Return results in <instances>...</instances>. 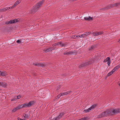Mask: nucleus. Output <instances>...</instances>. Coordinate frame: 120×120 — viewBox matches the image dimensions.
I'll use <instances>...</instances> for the list:
<instances>
[{
    "label": "nucleus",
    "mask_w": 120,
    "mask_h": 120,
    "mask_svg": "<svg viewBox=\"0 0 120 120\" xmlns=\"http://www.w3.org/2000/svg\"><path fill=\"white\" fill-rule=\"evenodd\" d=\"M120 113V108L116 109H111L110 110H107L104 112H102L98 116V118L103 117L109 115H112Z\"/></svg>",
    "instance_id": "nucleus-1"
},
{
    "label": "nucleus",
    "mask_w": 120,
    "mask_h": 120,
    "mask_svg": "<svg viewBox=\"0 0 120 120\" xmlns=\"http://www.w3.org/2000/svg\"><path fill=\"white\" fill-rule=\"evenodd\" d=\"M45 1V0H42L37 3L31 10V12H35L38 10L41 6L43 4Z\"/></svg>",
    "instance_id": "nucleus-2"
},
{
    "label": "nucleus",
    "mask_w": 120,
    "mask_h": 120,
    "mask_svg": "<svg viewBox=\"0 0 120 120\" xmlns=\"http://www.w3.org/2000/svg\"><path fill=\"white\" fill-rule=\"evenodd\" d=\"M120 67V65H119L115 67L111 71L109 72L107 76H109L112 75Z\"/></svg>",
    "instance_id": "nucleus-3"
},
{
    "label": "nucleus",
    "mask_w": 120,
    "mask_h": 120,
    "mask_svg": "<svg viewBox=\"0 0 120 120\" xmlns=\"http://www.w3.org/2000/svg\"><path fill=\"white\" fill-rule=\"evenodd\" d=\"M93 61H86V62H85V63H83L82 64H81L80 65H79V67L80 68H82L86 66V65L88 64H90L93 62Z\"/></svg>",
    "instance_id": "nucleus-4"
},
{
    "label": "nucleus",
    "mask_w": 120,
    "mask_h": 120,
    "mask_svg": "<svg viewBox=\"0 0 120 120\" xmlns=\"http://www.w3.org/2000/svg\"><path fill=\"white\" fill-rule=\"evenodd\" d=\"M34 101H30L28 103L23 104L24 107H29L32 106L34 103Z\"/></svg>",
    "instance_id": "nucleus-5"
},
{
    "label": "nucleus",
    "mask_w": 120,
    "mask_h": 120,
    "mask_svg": "<svg viewBox=\"0 0 120 120\" xmlns=\"http://www.w3.org/2000/svg\"><path fill=\"white\" fill-rule=\"evenodd\" d=\"M71 91H70L65 93H61L60 94H59L57 96L56 98L57 99L59 98L62 96L66 95L68 94H69L71 93Z\"/></svg>",
    "instance_id": "nucleus-6"
},
{
    "label": "nucleus",
    "mask_w": 120,
    "mask_h": 120,
    "mask_svg": "<svg viewBox=\"0 0 120 120\" xmlns=\"http://www.w3.org/2000/svg\"><path fill=\"white\" fill-rule=\"evenodd\" d=\"M104 32L103 31H100L99 32L97 31L96 32L92 33L93 35L94 36H97L99 35H101L103 34Z\"/></svg>",
    "instance_id": "nucleus-7"
},
{
    "label": "nucleus",
    "mask_w": 120,
    "mask_h": 120,
    "mask_svg": "<svg viewBox=\"0 0 120 120\" xmlns=\"http://www.w3.org/2000/svg\"><path fill=\"white\" fill-rule=\"evenodd\" d=\"M18 22V21L17 19H15L6 22L5 23L6 24H11L16 23Z\"/></svg>",
    "instance_id": "nucleus-8"
},
{
    "label": "nucleus",
    "mask_w": 120,
    "mask_h": 120,
    "mask_svg": "<svg viewBox=\"0 0 120 120\" xmlns=\"http://www.w3.org/2000/svg\"><path fill=\"white\" fill-rule=\"evenodd\" d=\"M107 62L108 65L109 66H110L111 61L110 58L109 57H107L104 61V62L105 63Z\"/></svg>",
    "instance_id": "nucleus-9"
},
{
    "label": "nucleus",
    "mask_w": 120,
    "mask_h": 120,
    "mask_svg": "<svg viewBox=\"0 0 120 120\" xmlns=\"http://www.w3.org/2000/svg\"><path fill=\"white\" fill-rule=\"evenodd\" d=\"M96 105H93L92 106H91L90 108H89L87 109H85L84 110V111L85 112H87L90 111V110L94 108L96 106Z\"/></svg>",
    "instance_id": "nucleus-10"
},
{
    "label": "nucleus",
    "mask_w": 120,
    "mask_h": 120,
    "mask_svg": "<svg viewBox=\"0 0 120 120\" xmlns=\"http://www.w3.org/2000/svg\"><path fill=\"white\" fill-rule=\"evenodd\" d=\"M64 115L63 113H61L60 115L57 117L54 118L52 120H59Z\"/></svg>",
    "instance_id": "nucleus-11"
},
{
    "label": "nucleus",
    "mask_w": 120,
    "mask_h": 120,
    "mask_svg": "<svg viewBox=\"0 0 120 120\" xmlns=\"http://www.w3.org/2000/svg\"><path fill=\"white\" fill-rule=\"evenodd\" d=\"M64 45L62 42H60L53 44V46H54L58 45L60 46H64Z\"/></svg>",
    "instance_id": "nucleus-12"
},
{
    "label": "nucleus",
    "mask_w": 120,
    "mask_h": 120,
    "mask_svg": "<svg viewBox=\"0 0 120 120\" xmlns=\"http://www.w3.org/2000/svg\"><path fill=\"white\" fill-rule=\"evenodd\" d=\"M76 52L75 51H70L68 52H65L64 53V54H69V55H72V54H75L76 53Z\"/></svg>",
    "instance_id": "nucleus-13"
},
{
    "label": "nucleus",
    "mask_w": 120,
    "mask_h": 120,
    "mask_svg": "<svg viewBox=\"0 0 120 120\" xmlns=\"http://www.w3.org/2000/svg\"><path fill=\"white\" fill-rule=\"evenodd\" d=\"M84 19L88 21H92L93 20V18L90 16L84 17Z\"/></svg>",
    "instance_id": "nucleus-14"
},
{
    "label": "nucleus",
    "mask_w": 120,
    "mask_h": 120,
    "mask_svg": "<svg viewBox=\"0 0 120 120\" xmlns=\"http://www.w3.org/2000/svg\"><path fill=\"white\" fill-rule=\"evenodd\" d=\"M21 0H17L13 6V7H15L19 4L21 1Z\"/></svg>",
    "instance_id": "nucleus-15"
},
{
    "label": "nucleus",
    "mask_w": 120,
    "mask_h": 120,
    "mask_svg": "<svg viewBox=\"0 0 120 120\" xmlns=\"http://www.w3.org/2000/svg\"><path fill=\"white\" fill-rule=\"evenodd\" d=\"M24 107V106L23 105V104L19 105L18 106H17L16 107H15L17 110H18V109H21L22 108H23Z\"/></svg>",
    "instance_id": "nucleus-16"
},
{
    "label": "nucleus",
    "mask_w": 120,
    "mask_h": 120,
    "mask_svg": "<svg viewBox=\"0 0 120 120\" xmlns=\"http://www.w3.org/2000/svg\"><path fill=\"white\" fill-rule=\"evenodd\" d=\"M33 64L35 65L38 66H41L42 67H44V65L43 64H39L37 63H34Z\"/></svg>",
    "instance_id": "nucleus-17"
},
{
    "label": "nucleus",
    "mask_w": 120,
    "mask_h": 120,
    "mask_svg": "<svg viewBox=\"0 0 120 120\" xmlns=\"http://www.w3.org/2000/svg\"><path fill=\"white\" fill-rule=\"evenodd\" d=\"M7 86V84L5 83H3L0 82V86H2L4 87H5Z\"/></svg>",
    "instance_id": "nucleus-18"
},
{
    "label": "nucleus",
    "mask_w": 120,
    "mask_h": 120,
    "mask_svg": "<svg viewBox=\"0 0 120 120\" xmlns=\"http://www.w3.org/2000/svg\"><path fill=\"white\" fill-rule=\"evenodd\" d=\"M7 75V73L5 72H2L0 71V75L3 76H5Z\"/></svg>",
    "instance_id": "nucleus-19"
},
{
    "label": "nucleus",
    "mask_w": 120,
    "mask_h": 120,
    "mask_svg": "<svg viewBox=\"0 0 120 120\" xmlns=\"http://www.w3.org/2000/svg\"><path fill=\"white\" fill-rule=\"evenodd\" d=\"M30 117V115H29L26 114H25L24 115V118L26 120L27 119H28Z\"/></svg>",
    "instance_id": "nucleus-20"
},
{
    "label": "nucleus",
    "mask_w": 120,
    "mask_h": 120,
    "mask_svg": "<svg viewBox=\"0 0 120 120\" xmlns=\"http://www.w3.org/2000/svg\"><path fill=\"white\" fill-rule=\"evenodd\" d=\"M120 4V2H117L115 3L114 4H113V7H116L118 6L119 5V4Z\"/></svg>",
    "instance_id": "nucleus-21"
},
{
    "label": "nucleus",
    "mask_w": 120,
    "mask_h": 120,
    "mask_svg": "<svg viewBox=\"0 0 120 120\" xmlns=\"http://www.w3.org/2000/svg\"><path fill=\"white\" fill-rule=\"evenodd\" d=\"M113 7V4H110L108 5L106 7V8L107 9H110L112 7Z\"/></svg>",
    "instance_id": "nucleus-22"
},
{
    "label": "nucleus",
    "mask_w": 120,
    "mask_h": 120,
    "mask_svg": "<svg viewBox=\"0 0 120 120\" xmlns=\"http://www.w3.org/2000/svg\"><path fill=\"white\" fill-rule=\"evenodd\" d=\"M54 49V48H49L47 49L46 50V51L47 52H49V51H52V50H53Z\"/></svg>",
    "instance_id": "nucleus-23"
},
{
    "label": "nucleus",
    "mask_w": 120,
    "mask_h": 120,
    "mask_svg": "<svg viewBox=\"0 0 120 120\" xmlns=\"http://www.w3.org/2000/svg\"><path fill=\"white\" fill-rule=\"evenodd\" d=\"M96 47V46L95 45H92L91 47L90 48V50H92L94 48H95Z\"/></svg>",
    "instance_id": "nucleus-24"
},
{
    "label": "nucleus",
    "mask_w": 120,
    "mask_h": 120,
    "mask_svg": "<svg viewBox=\"0 0 120 120\" xmlns=\"http://www.w3.org/2000/svg\"><path fill=\"white\" fill-rule=\"evenodd\" d=\"M79 35L76 36L75 35H73L72 36L71 38H73V39H75L76 38H78Z\"/></svg>",
    "instance_id": "nucleus-25"
},
{
    "label": "nucleus",
    "mask_w": 120,
    "mask_h": 120,
    "mask_svg": "<svg viewBox=\"0 0 120 120\" xmlns=\"http://www.w3.org/2000/svg\"><path fill=\"white\" fill-rule=\"evenodd\" d=\"M6 11L5 8L0 9V12H3Z\"/></svg>",
    "instance_id": "nucleus-26"
},
{
    "label": "nucleus",
    "mask_w": 120,
    "mask_h": 120,
    "mask_svg": "<svg viewBox=\"0 0 120 120\" xmlns=\"http://www.w3.org/2000/svg\"><path fill=\"white\" fill-rule=\"evenodd\" d=\"M17 110L16 108L15 107L12 110V112H14L16 111Z\"/></svg>",
    "instance_id": "nucleus-27"
},
{
    "label": "nucleus",
    "mask_w": 120,
    "mask_h": 120,
    "mask_svg": "<svg viewBox=\"0 0 120 120\" xmlns=\"http://www.w3.org/2000/svg\"><path fill=\"white\" fill-rule=\"evenodd\" d=\"M85 37L84 36V35L83 34H82L80 36H78V38H83L84 37Z\"/></svg>",
    "instance_id": "nucleus-28"
},
{
    "label": "nucleus",
    "mask_w": 120,
    "mask_h": 120,
    "mask_svg": "<svg viewBox=\"0 0 120 120\" xmlns=\"http://www.w3.org/2000/svg\"><path fill=\"white\" fill-rule=\"evenodd\" d=\"M17 99L16 97H15L13 99H12L11 100V101H15L16 100V99Z\"/></svg>",
    "instance_id": "nucleus-29"
},
{
    "label": "nucleus",
    "mask_w": 120,
    "mask_h": 120,
    "mask_svg": "<svg viewBox=\"0 0 120 120\" xmlns=\"http://www.w3.org/2000/svg\"><path fill=\"white\" fill-rule=\"evenodd\" d=\"M83 118V120H87L89 119V118L87 117H85Z\"/></svg>",
    "instance_id": "nucleus-30"
},
{
    "label": "nucleus",
    "mask_w": 120,
    "mask_h": 120,
    "mask_svg": "<svg viewBox=\"0 0 120 120\" xmlns=\"http://www.w3.org/2000/svg\"><path fill=\"white\" fill-rule=\"evenodd\" d=\"M17 98L18 99H19L21 97V96L19 95L17 96Z\"/></svg>",
    "instance_id": "nucleus-31"
},
{
    "label": "nucleus",
    "mask_w": 120,
    "mask_h": 120,
    "mask_svg": "<svg viewBox=\"0 0 120 120\" xmlns=\"http://www.w3.org/2000/svg\"><path fill=\"white\" fill-rule=\"evenodd\" d=\"M17 42L18 43H21V41H20L19 40H18L17 41Z\"/></svg>",
    "instance_id": "nucleus-32"
},
{
    "label": "nucleus",
    "mask_w": 120,
    "mask_h": 120,
    "mask_svg": "<svg viewBox=\"0 0 120 120\" xmlns=\"http://www.w3.org/2000/svg\"><path fill=\"white\" fill-rule=\"evenodd\" d=\"M14 7H13V6H12V7H8V8L9 9H12L13 8H14Z\"/></svg>",
    "instance_id": "nucleus-33"
},
{
    "label": "nucleus",
    "mask_w": 120,
    "mask_h": 120,
    "mask_svg": "<svg viewBox=\"0 0 120 120\" xmlns=\"http://www.w3.org/2000/svg\"><path fill=\"white\" fill-rule=\"evenodd\" d=\"M5 11L8 10H9V9L8 7L5 8Z\"/></svg>",
    "instance_id": "nucleus-34"
},
{
    "label": "nucleus",
    "mask_w": 120,
    "mask_h": 120,
    "mask_svg": "<svg viewBox=\"0 0 120 120\" xmlns=\"http://www.w3.org/2000/svg\"><path fill=\"white\" fill-rule=\"evenodd\" d=\"M85 33V34H86V36H87L88 35H89L88 34V32H86Z\"/></svg>",
    "instance_id": "nucleus-35"
},
{
    "label": "nucleus",
    "mask_w": 120,
    "mask_h": 120,
    "mask_svg": "<svg viewBox=\"0 0 120 120\" xmlns=\"http://www.w3.org/2000/svg\"><path fill=\"white\" fill-rule=\"evenodd\" d=\"M91 32H88V35L90 34H91Z\"/></svg>",
    "instance_id": "nucleus-36"
},
{
    "label": "nucleus",
    "mask_w": 120,
    "mask_h": 120,
    "mask_svg": "<svg viewBox=\"0 0 120 120\" xmlns=\"http://www.w3.org/2000/svg\"><path fill=\"white\" fill-rule=\"evenodd\" d=\"M118 84L119 86L120 87V82H118Z\"/></svg>",
    "instance_id": "nucleus-37"
},
{
    "label": "nucleus",
    "mask_w": 120,
    "mask_h": 120,
    "mask_svg": "<svg viewBox=\"0 0 120 120\" xmlns=\"http://www.w3.org/2000/svg\"><path fill=\"white\" fill-rule=\"evenodd\" d=\"M83 34L84 35V36L85 37V36H86V34H85V33H84V34Z\"/></svg>",
    "instance_id": "nucleus-38"
},
{
    "label": "nucleus",
    "mask_w": 120,
    "mask_h": 120,
    "mask_svg": "<svg viewBox=\"0 0 120 120\" xmlns=\"http://www.w3.org/2000/svg\"><path fill=\"white\" fill-rule=\"evenodd\" d=\"M18 120H22L21 119L19 118H18Z\"/></svg>",
    "instance_id": "nucleus-39"
},
{
    "label": "nucleus",
    "mask_w": 120,
    "mask_h": 120,
    "mask_svg": "<svg viewBox=\"0 0 120 120\" xmlns=\"http://www.w3.org/2000/svg\"><path fill=\"white\" fill-rule=\"evenodd\" d=\"M118 42L119 43H120V38L119 39L118 41Z\"/></svg>",
    "instance_id": "nucleus-40"
},
{
    "label": "nucleus",
    "mask_w": 120,
    "mask_h": 120,
    "mask_svg": "<svg viewBox=\"0 0 120 120\" xmlns=\"http://www.w3.org/2000/svg\"><path fill=\"white\" fill-rule=\"evenodd\" d=\"M78 120H83V118H82L81 119Z\"/></svg>",
    "instance_id": "nucleus-41"
},
{
    "label": "nucleus",
    "mask_w": 120,
    "mask_h": 120,
    "mask_svg": "<svg viewBox=\"0 0 120 120\" xmlns=\"http://www.w3.org/2000/svg\"><path fill=\"white\" fill-rule=\"evenodd\" d=\"M22 120H26L24 119H22Z\"/></svg>",
    "instance_id": "nucleus-42"
}]
</instances>
